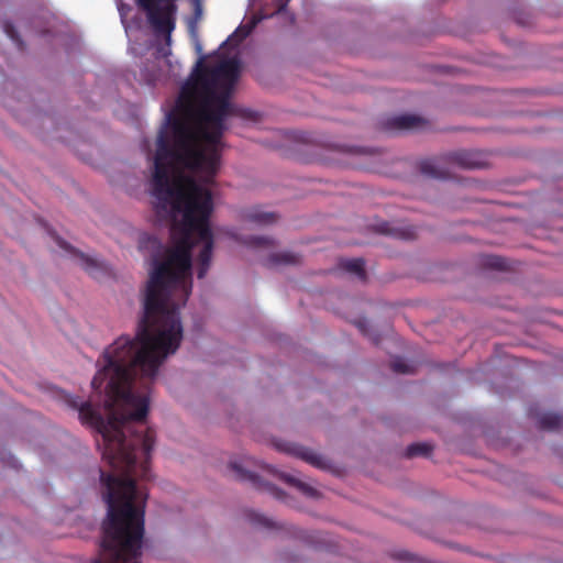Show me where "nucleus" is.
Wrapping results in <instances>:
<instances>
[{"label":"nucleus","instance_id":"obj_1","mask_svg":"<svg viewBox=\"0 0 563 563\" xmlns=\"http://www.w3.org/2000/svg\"><path fill=\"white\" fill-rule=\"evenodd\" d=\"M190 32L200 55L190 78L181 86L174 108L154 142L144 147L151 159V192L155 209L170 225L169 247L147 233L137 236L139 250L153 267H210L214 239L209 218L211 186L220 165L221 136L233 113L230 96L240 76L236 55L220 56L212 66L195 25Z\"/></svg>","mask_w":563,"mask_h":563},{"label":"nucleus","instance_id":"obj_2","mask_svg":"<svg viewBox=\"0 0 563 563\" xmlns=\"http://www.w3.org/2000/svg\"><path fill=\"white\" fill-rule=\"evenodd\" d=\"M147 15L155 34L164 36V44L156 48L155 59L159 69L151 71L147 67L142 70L143 79L153 85L162 78H176L180 74V64L174 60L170 51L172 32L175 29V0H136Z\"/></svg>","mask_w":563,"mask_h":563},{"label":"nucleus","instance_id":"obj_3","mask_svg":"<svg viewBox=\"0 0 563 563\" xmlns=\"http://www.w3.org/2000/svg\"><path fill=\"white\" fill-rule=\"evenodd\" d=\"M243 243L258 252L260 258L271 266L298 264L300 262V257L292 252H275V241L268 236H249L243 240Z\"/></svg>","mask_w":563,"mask_h":563},{"label":"nucleus","instance_id":"obj_4","mask_svg":"<svg viewBox=\"0 0 563 563\" xmlns=\"http://www.w3.org/2000/svg\"><path fill=\"white\" fill-rule=\"evenodd\" d=\"M48 234L62 253L74 257L76 262L93 278L100 279L108 274V267L103 262L77 251L55 232L49 230Z\"/></svg>","mask_w":563,"mask_h":563},{"label":"nucleus","instance_id":"obj_5","mask_svg":"<svg viewBox=\"0 0 563 563\" xmlns=\"http://www.w3.org/2000/svg\"><path fill=\"white\" fill-rule=\"evenodd\" d=\"M278 476L286 483L298 488L302 494L309 497H317V490L308 483L303 482L297 473L277 472Z\"/></svg>","mask_w":563,"mask_h":563},{"label":"nucleus","instance_id":"obj_6","mask_svg":"<svg viewBox=\"0 0 563 563\" xmlns=\"http://www.w3.org/2000/svg\"><path fill=\"white\" fill-rule=\"evenodd\" d=\"M294 454L316 467H327L325 460L321 455L317 454L311 450L305 448H296L294 449Z\"/></svg>","mask_w":563,"mask_h":563},{"label":"nucleus","instance_id":"obj_7","mask_svg":"<svg viewBox=\"0 0 563 563\" xmlns=\"http://www.w3.org/2000/svg\"><path fill=\"white\" fill-rule=\"evenodd\" d=\"M395 128L400 130H415L421 126L422 120L412 114L398 115L393 119Z\"/></svg>","mask_w":563,"mask_h":563},{"label":"nucleus","instance_id":"obj_8","mask_svg":"<svg viewBox=\"0 0 563 563\" xmlns=\"http://www.w3.org/2000/svg\"><path fill=\"white\" fill-rule=\"evenodd\" d=\"M256 23H257V21L255 19H252L249 23L241 24L233 32V34H231L230 37L225 42L222 43V46L227 45L228 43H233L234 45L240 43L252 32V30L254 29Z\"/></svg>","mask_w":563,"mask_h":563},{"label":"nucleus","instance_id":"obj_9","mask_svg":"<svg viewBox=\"0 0 563 563\" xmlns=\"http://www.w3.org/2000/svg\"><path fill=\"white\" fill-rule=\"evenodd\" d=\"M117 7L120 13L121 22L125 29V33L128 34V36H130V33L133 31V29L139 30L141 27L142 22L140 19H137L135 21H132L131 23H128L126 14L130 11V7L124 4L121 0H117Z\"/></svg>","mask_w":563,"mask_h":563},{"label":"nucleus","instance_id":"obj_10","mask_svg":"<svg viewBox=\"0 0 563 563\" xmlns=\"http://www.w3.org/2000/svg\"><path fill=\"white\" fill-rule=\"evenodd\" d=\"M341 267L360 278H364V261L362 258L343 260L340 263Z\"/></svg>","mask_w":563,"mask_h":563},{"label":"nucleus","instance_id":"obj_11","mask_svg":"<svg viewBox=\"0 0 563 563\" xmlns=\"http://www.w3.org/2000/svg\"><path fill=\"white\" fill-rule=\"evenodd\" d=\"M245 218L250 220L251 222L258 223V224H268L274 221V214L268 212H263L258 210H252L249 211L245 214Z\"/></svg>","mask_w":563,"mask_h":563},{"label":"nucleus","instance_id":"obj_12","mask_svg":"<svg viewBox=\"0 0 563 563\" xmlns=\"http://www.w3.org/2000/svg\"><path fill=\"white\" fill-rule=\"evenodd\" d=\"M431 450L432 446L428 443H415L407 448L406 453L408 456L427 455Z\"/></svg>","mask_w":563,"mask_h":563},{"label":"nucleus","instance_id":"obj_13","mask_svg":"<svg viewBox=\"0 0 563 563\" xmlns=\"http://www.w3.org/2000/svg\"><path fill=\"white\" fill-rule=\"evenodd\" d=\"M3 30L5 32V34L18 45V46H21V40L16 33V31L14 30V26L10 23H4L3 25Z\"/></svg>","mask_w":563,"mask_h":563},{"label":"nucleus","instance_id":"obj_14","mask_svg":"<svg viewBox=\"0 0 563 563\" xmlns=\"http://www.w3.org/2000/svg\"><path fill=\"white\" fill-rule=\"evenodd\" d=\"M393 368L395 372H398V373H411V366L406 364L405 361L402 360H395L393 362Z\"/></svg>","mask_w":563,"mask_h":563},{"label":"nucleus","instance_id":"obj_15","mask_svg":"<svg viewBox=\"0 0 563 563\" xmlns=\"http://www.w3.org/2000/svg\"><path fill=\"white\" fill-rule=\"evenodd\" d=\"M421 169L424 174L432 176V177H441L442 174L434 170L432 163H423L421 166Z\"/></svg>","mask_w":563,"mask_h":563},{"label":"nucleus","instance_id":"obj_16","mask_svg":"<svg viewBox=\"0 0 563 563\" xmlns=\"http://www.w3.org/2000/svg\"><path fill=\"white\" fill-rule=\"evenodd\" d=\"M541 423L545 428H554L558 426V417L555 416H544L541 419Z\"/></svg>","mask_w":563,"mask_h":563},{"label":"nucleus","instance_id":"obj_17","mask_svg":"<svg viewBox=\"0 0 563 563\" xmlns=\"http://www.w3.org/2000/svg\"><path fill=\"white\" fill-rule=\"evenodd\" d=\"M390 233L400 239H405V240L413 238V232H390Z\"/></svg>","mask_w":563,"mask_h":563},{"label":"nucleus","instance_id":"obj_18","mask_svg":"<svg viewBox=\"0 0 563 563\" xmlns=\"http://www.w3.org/2000/svg\"><path fill=\"white\" fill-rule=\"evenodd\" d=\"M201 15H202V9L200 7V3L199 2H196V8H195V20H199L201 19Z\"/></svg>","mask_w":563,"mask_h":563},{"label":"nucleus","instance_id":"obj_19","mask_svg":"<svg viewBox=\"0 0 563 563\" xmlns=\"http://www.w3.org/2000/svg\"><path fill=\"white\" fill-rule=\"evenodd\" d=\"M232 467H233L238 473H242V470L240 468V466H239L236 463H233V464H232Z\"/></svg>","mask_w":563,"mask_h":563},{"label":"nucleus","instance_id":"obj_20","mask_svg":"<svg viewBox=\"0 0 563 563\" xmlns=\"http://www.w3.org/2000/svg\"><path fill=\"white\" fill-rule=\"evenodd\" d=\"M463 166L465 167H473L474 165L472 163L461 162Z\"/></svg>","mask_w":563,"mask_h":563},{"label":"nucleus","instance_id":"obj_21","mask_svg":"<svg viewBox=\"0 0 563 563\" xmlns=\"http://www.w3.org/2000/svg\"><path fill=\"white\" fill-rule=\"evenodd\" d=\"M244 478L251 477V474L243 475Z\"/></svg>","mask_w":563,"mask_h":563}]
</instances>
